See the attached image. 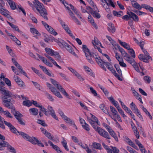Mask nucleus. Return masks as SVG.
I'll return each instance as SVG.
<instances>
[{
    "instance_id": "nucleus-1",
    "label": "nucleus",
    "mask_w": 153,
    "mask_h": 153,
    "mask_svg": "<svg viewBox=\"0 0 153 153\" xmlns=\"http://www.w3.org/2000/svg\"><path fill=\"white\" fill-rule=\"evenodd\" d=\"M17 132L18 133L19 135H21L25 139L30 142L32 144L34 145L37 144L39 146L44 147V145L41 141L38 140L36 137H31L27 134L22 131L19 132L17 131Z\"/></svg>"
},
{
    "instance_id": "nucleus-2",
    "label": "nucleus",
    "mask_w": 153,
    "mask_h": 153,
    "mask_svg": "<svg viewBox=\"0 0 153 153\" xmlns=\"http://www.w3.org/2000/svg\"><path fill=\"white\" fill-rule=\"evenodd\" d=\"M17 132L18 133L19 135H21L25 139L30 142L32 144L34 145L37 144L39 146L44 147V145L41 141L38 140L36 137H31L27 134L22 131L19 132L17 131Z\"/></svg>"
},
{
    "instance_id": "nucleus-3",
    "label": "nucleus",
    "mask_w": 153,
    "mask_h": 153,
    "mask_svg": "<svg viewBox=\"0 0 153 153\" xmlns=\"http://www.w3.org/2000/svg\"><path fill=\"white\" fill-rule=\"evenodd\" d=\"M35 1L34 6L36 10L45 19L48 20V19L47 16L48 13L46 9L44 8L43 4L37 0H35Z\"/></svg>"
},
{
    "instance_id": "nucleus-4",
    "label": "nucleus",
    "mask_w": 153,
    "mask_h": 153,
    "mask_svg": "<svg viewBox=\"0 0 153 153\" xmlns=\"http://www.w3.org/2000/svg\"><path fill=\"white\" fill-rule=\"evenodd\" d=\"M3 105L8 109H11V113L14 115L16 119L21 117L22 115L19 111L16 110L13 104L11 102V100H5L3 101Z\"/></svg>"
},
{
    "instance_id": "nucleus-5",
    "label": "nucleus",
    "mask_w": 153,
    "mask_h": 153,
    "mask_svg": "<svg viewBox=\"0 0 153 153\" xmlns=\"http://www.w3.org/2000/svg\"><path fill=\"white\" fill-rule=\"evenodd\" d=\"M82 51L84 52L85 56L88 61L91 64H93L94 62L92 58H94L95 59V54H94V53L92 54L91 52H90L89 49L85 45H82Z\"/></svg>"
},
{
    "instance_id": "nucleus-6",
    "label": "nucleus",
    "mask_w": 153,
    "mask_h": 153,
    "mask_svg": "<svg viewBox=\"0 0 153 153\" xmlns=\"http://www.w3.org/2000/svg\"><path fill=\"white\" fill-rule=\"evenodd\" d=\"M4 87L0 85V91L1 92L2 94L4 95L3 99L2 100V103L3 104V101L5 100H9L12 99V97H15L14 94H13L11 92L5 90Z\"/></svg>"
},
{
    "instance_id": "nucleus-7",
    "label": "nucleus",
    "mask_w": 153,
    "mask_h": 153,
    "mask_svg": "<svg viewBox=\"0 0 153 153\" xmlns=\"http://www.w3.org/2000/svg\"><path fill=\"white\" fill-rule=\"evenodd\" d=\"M95 60L97 62L98 65L102 68L104 71H107L106 69L104 66V65H106L107 68L109 69V68H110L111 66H112L110 63L108 62H105L103 59H101L100 57L95 55Z\"/></svg>"
},
{
    "instance_id": "nucleus-8",
    "label": "nucleus",
    "mask_w": 153,
    "mask_h": 153,
    "mask_svg": "<svg viewBox=\"0 0 153 153\" xmlns=\"http://www.w3.org/2000/svg\"><path fill=\"white\" fill-rule=\"evenodd\" d=\"M51 82L53 85L61 93L67 98L70 99L69 95L66 92L65 90L62 88L61 85L56 80L52 79H50Z\"/></svg>"
},
{
    "instance_id": "nucleus-9",
    "label": "nucleus",
    "mask_w": 153,
    "mask_h": 153,
    "mask_svg": "<svg viewBox=\"0 0 153 153\" xmlns=\"http://www.w3.org/2000/svg\"><path fill=\"white\" fill-rule=\"evenodd\" d=\"M47 85L50 90L56 96L60 98H63L61 94L57 90L55 87H53L51 84L48 82L47 83Z\"/></svg>"
},
{
    "instance_id": "nucleus-10",
    "label": "nucleus",
    "mask_w": 153,
    "mask_h": 153,
    "mask_svg": "<svg viewBox=\"0 0 153 153\" xmlns=\"http://www.w3.org/2000/svg\"><path fill=\"white\" fill-rule=\"evenodd\" d=\"M45 50L46 52L50 55L54 56V57L57 59H60L61 57L58 52H55L52 49L48 48H45Z\"/></svg>"
},
{
    "instance_id": "nucleus-11",
    "label": "nucleus",
    "mask_w": 153,
    "mask_h": 153,
    "mask_svg": "<svg viewBox=\"0 0 153 153\" xmlns=\"http://www.w3.org/2000/svg\"><path fill=\"white\" fill-rule=\"evenodd\" d=\"M87 9L88 10L89 13L91 14L92 16L95 18L96 19H100L101 17L100 14L97 11L99 12L98 9L95 10L94 8H92L89 6L87 7Z\"/></svg>"
},
{
    "instance_id": "nucleus-12",
    "label": "nucleus",
    "mask_w": 153,
    "mask_h": 153,
    "mask_svg": "<svg viewBox=\"0 0 153 153\" xmlns=\"http://www.w3.org/2000/svg\"><path fill=\"white\" fill-rule=\"evenodd\" d=\"M62 45L65 47L67 50L71 54L74 55L76 57L78 58V56L74 52L73 48L72 47L69 45L68 43L65 42L64 41H62Z\"/></svg>"
},
{
    "instance_id": "nucleus-13",
    "label": "nucleus",
    "mask_w": 153,
    "mask_h": 153,
    "mask_svg": "<svg viewBox=\"0 0 153 153\" xmlns=\"http://www.w3.org/2000/svg\"><path fill=\"white\" fill-rule=\"evenodd\" d=\"M117 48L121 53L124 59L127 62L132 58L125 51V50L119 45H117Z\"/></svg>"
},
{
    "instance_id": "nucleus-14",
    "label": "nucleus",
    "mask_w": 153,
    "mask_h": 153,
    "mask_svg": "<svg viewBox=\"0 0 153 153\" xmlns=\"http://www.w3.org/2000/svg\"><path fill=\"white\" fill-rule=\"evenodd\" d=\"M97 131L100 135L103 137L108 139H111V137L108 132L101 128H98Z\"/></svg>"
},
{
    "instance_id": "nucleus-15",
    "label": "nucleus",
    "mask_w": 153,
    "mask_h": 153,
    "mask_svg": "<svg viewBox=\"0 0 153 153\" xmlns=\"http://www.w3.org/2000/svg\"><path fill=\"white\" fill-rule=\"evenodd\" d=\"M0 13L9 19H13L10 15V13L5 9L4 7H0Z\"/></svg>"
},
{
    "instance_id": "nucleus-16",
    "label": "nucleus",
    "mask_w": 153,
    "mask_h": 153,
    "mask_svg": "<svg viewBox=\"0 0 153 153\" xmlns=\"http://www.w3.org/2000/svg\"><path fill=\"white\" fill-rule=\"evenodd\" d=\"M13 78L19 87H25V85L24 82L21 79L19 78V76H16L15 75H14L13 76Z\"/></svg>"
},
{
    "instance_id": "nucleus-17",
    "label": "nucleus",
    "mask_w": 153,
    "mask_h": 153,
    "mask_svg": "<svg viewBox=\"0 0 153 153\" xmlns=\"http://www.w3.org/2000/svg\"><path fill=\"white\" fill-rule=\"evenodd\" d=\"M131 1V4L132 7L135 9L138 10H140L142 8H143L145 4H141L140 5L136 1L134 0H130Z\"/></svg>"
},
{
    "instance_id": "nucleus-18",
    "label": "nucleus",
    "mask_w": 153,
    "mask_h": 153,
    "mask_svg": "<svg viewBox=\"0 0 153 153\" xmlns=\"http://www.w3.org/2000/svg\"><path fill=\"white\" fill-rule=\"evenodd\" d=\"M127 62L133 66L136 71L137 72H139V68L138 67L137 64L135 62V61L133 58H131Z\"/></svg>"
},
{
    "instance_id": "nucleus-19",
    "label": "nucleus",
    "mask_w": 153,
    "mask_h": 153,
    "mask_svg": "<svg viewBox=\"0 0 153 153\" xmlns=\"http://www.w3.org/2000/svg\"><path fill=\"white\" fill-rule=\"evenodd\" d=\"M4 123L6 125L9 127L10 131L12 132L17 134V133L16 132V131H17L16 129L10 123L4 120Z\"/></svg>"
},
{
    "instance_id": "nucleus-20",
    "label": "nucleus",
    "mask_w": 153,
    "mask_h": 153,
    "mask_svg": "<svg viewBox=\"0 0 153 153\" xmlns=\"http://www.w3.org/2000/svg\"><path fill=\"white\" fill-rule=\"evenodd\" d=\"M48 143L50 144V146H51L52 148L56 151L58 153H62V151L61 150L59 147L56 145H54L51 141L48 140Z\"/></svg>"
},
{
    "instance_id": "nucleus-21",
    "label": "nucleus",
    "mask_w": 153,
    "mask_h": 153,
    "mask_svg": "<svg viewBox=\"0 0 153 153\" xmlns=\"http://www.w3.org/2000/svg\"><path fill=\"white\" fill-rule=\"evenodd\" d=\"M127 13L130 17L135 22H138L139 20L138 17L134 13L132 12H127Z\"/></svg>"
},
{
    "instance_id": "nucleus-22",
    "label": "nucleus",
    "mask_w": 153,
    "mask_h": 153,
    "mask_svg": "<svg viewBox=\"0 0 153 153\" xmlns=\"http://www.w3.org/2000/svg\"><path fill=\"white\" fill-rule=\"evenodd\" d=\"M48 109L50 112V114L52 117L56 120H58V118L56 115L54 111L53 108L52 107L49 105L48 107Z\"/></svg>"
},
{
    "instance_id": "nucleus-23",
    "label": "nucleus",
    "mask_w": 153,
    "mask_h": 153,
    "mask_svg": "<svg viewBox=\"0 0 153 153\" xmlns=\"http://www.w3.org/2000/svg\"><path fill=\"white\" fill-rule=\"evenodd\" d=\"M107 29L110 33H114L116 30L114 24L111 23H110L108 24Z\"/></svg>"
},
{
    "instance_id": "nucleus-24",
    "label": "nucleus",
    "mask_w": 153,
    "mask_h": 153,
    "mask_svg": "<svg viewBox=\"0 0 153 153\" xmlns=\"http://www.w3.org/2000/svg\"><path fill=\"white\" fill-rule=\"evenodd\" d=\"M109 70L120 81H122L123 80L120 77L119 75L116 73L115 70L113 68V67L111 66L110 68H109Z\"/></svg>"
},
{
    "instance_id": "nucleus-25",
    "label": "nucleus",
    "mask_w": 153,
    "mask_h": 153,
    "mask_svg": "<svg viewBox=\"0 0 153 153\" xmlns=\"http://www.w3.org/2000/svg\"><path fill=\"white\" fill-rule=\"evenodd\" d=\"M45 56H46L47 58H48L50 61H51L52 63L57 67L59 69H61V67L58 65L56 62L54 60V59H53L48 54H45Z\"/></svg>"
},
{
    "instance_id": "nucleus-26",
    "label": "nucleus",
    "mask_w": 153,
    "mask_h": 153,
    "mask_svg": "<svg viewBox=\"0 0 153 153\" xmlns=\"http://www.w3.org/2000/svg\"><path fill=\"white\" fill-rule=\"evenodd\" d=\"M45 135L49 139L53 141L54 142H55L56 143L59 142V140L58 139H55L53 137H52L51 136V134L49 132H48L47 131L46 133L45 134Z\"/></svg>"
},
{
    "instance_id": "nucleus-27",
    "label": "nucleus",
    "mask_w": 153,
    "mask_h": 153,
    "mask_svg": "<svg viewBox=\"0 0 153 153\" xmlns=\"http://www.w3.org/2000/svg\"><path fill=\"white\" fill-rule=\"evenodd\" d=\"M46 29L50 33L54 36H56L57 34V33L50 26H48V27H47Z\"/></svg>"
},
{
    "instance_id": "nucleus-28",
    "label": "nucleus",
    "mask_w": 153,
    "mask_h": 153,
    "mask_svg": "<svg viewBox=\"0 0 153 153\" xmlns=\"http://www.w3.org/2000/svg\"><path fill=\"white\" fill-rule=\"evenodd\" d=\"M88 21L96 29H97L98 27L97 25L94 22V19L92 18L91 16L90 15L88 17Z\"/></svg>"
},
{
    "instance_id": "nucleus-29",
    "label": "nucleus",
    "mask_w": 153,
    "mask_h": 153,
    "mask_svg": "<svg viewBox=\"0 0 153 153\" xmlns=\"http://www.w3.org/2000/svg\"><path fill=\"white\" fill-rule=\"evenodd\" d=\"M30 113L33 115L36 116L38 113L39 111L38 109L35 108H30L29 110Z\"/></svg>"
},
{
    "instance_id": "nucleus-30",
    "label": "nucleus",
    "mask_w": 153,
    "mask_h": 153,
    "mask_svg": "<svg viewBox=\"0 0 153 153\" xmlns=\"http://www.w3.org/2000/svg\"><path fill=\"white\" fill-rule=\"evenodd\" d=\"M108 99L117 108V107H118V106H120L118 102L114 100L112 96L108 98Z\"/></svg>"
},
{
    "instance_id": "nucleus-31",
    "label": "nucleus",
    "mask_w": 153,
    "mask_h": 153,
    "mask_svg": "<svg viewBox=\"0 0 153 153\" xmlns=\"http://www.w3.org/2000/svg\"><path fill=\"white\" fill-rule=\"evenodd\" d=\"M8 144V143L6 141L0 140V150H3L2 148L7 147Z\"/></svg>"
},
{
    "instance_id": "nucleus-32",
    "label": "nucleus",
    "mask_w": 153,
    "mask_h": 153,
    "mask_svg": "<svg viewBox=\"0 0 153 153\" xmlns=\"http://www.w3.org/2000/svg\"><path fill=\"white\" fill-rule=\"evenodd\" d=\"M118 41L120 45L123 46L124 48L127 50L129 49L130 46L129 45L125 42H122L120 40H118Z\"/></svg>"
},
{
    "instance_id": "nucleus-33",
    "label": "nucleus",
    "mask_w": 153,
    "mask_h": 153,
    "mask_svg": "<svg viewBox=\"0 0 153 153\" xmlns=\"http://www.w3.org/2000/svg\"><path fill=\"white\" fill-rule=\"evenodd\" d=\"M130 107L133 112L134 113H136V111L138 110L137 107L133 102H132L130 104Z\"/></svg>"
},
{
    "instance_id": "nucleus-34",
    "label": "nucleus",
    "mask_w": 153,
    "mask_h": 153,
    "mask_svg": "<svg viewBox=\"0 0 153 153\" xmlns=\"http://www.w3.org/2000/svg\"><path fill=\"white\" fill-rule=\"evenodd\" d=\"M92 146L95 149L99 150H101L102 149L101 145L100 143L94 142L93 143Z\"/></svg>"
},
{
    "instance_id": "nucleus-35",
    "label": "nucleus",
    "mask_w": 153,
    "mask_h": 153,
    "mask_svg": "<svg viewBox=\"0 0 153 153\" xmlns=\"http://www.w3.org/2000/svg\"><path fill=\"white\" fill-rule=\"evenodd\" d=\"M40 68L42 70V71L47 75L50 76H52V75L46 69V68L44 66L42 65H39Z\"/></svg>"
},
{
    "instance_id": "nucleus-36",
    "label": "nucleus",
    "mask_w": 153,
    "mask_h": 153,
    "mask_svg": "<svg viewBox=\"0 0 153 153\" xmlns=\"http://www.w3.org/2000/svg\"><path fill=\"white\" fill-rule=\"evenodd\" d=\"M7 1L12 9L15 10L16 8V7L15 3L12 0H8Z\"/></svg>"
},
{
    "instance_id": "nucleus-37",
    "label": "nucleus",
    "mask_w": 153,
    "mask_h": 153,
    "mask_svg": "<svg viewBox=\"0 0 153 153\" xmlns=\"http://www.w3.org/2000/svg\"><path fill=\"white\" fill-rule=\"evenodd\" d=\"M30 30L31 32L33 35L36 34L38 36L41 35V34L36 29L34 28H30Z\"/></svg>"
},
{
    "instance_id": "nucleus-38",
    "label": "nucleus",
    "mask_w": 153,
    "mask_h": 153,
    "mask_svg": "<svg viewBox=\"0 0 153 153\" xmlns=\"http://www.w3.org/2000/svg\"><path fill=\"white\" fill-rule=\"evenodd\" d=\"M45 94L47 98L51 101L53 102L54 101V99L53 98L51 94L46 91L45 92Z\"/></svg>"
},
{
    "instance_id": "nucleus-39",
    "label": "nucleus",
    "mask_w": 153,
    "mask_h": 153,
    "mask_svg": "<svg viewBox=\"0 0 153 153\" xmlns=\"http://www.w3.org/2000/svg\"><path fill=\"white\" fill-rule=\"evenodd\" d=\"M114 66L117 72L118 73L119 76L120 75H122V71L120 68L119 65L117 64H114Z\"/></svg>"
},
{
    "instance_id": "nucleus-40",
    "label": "nucleus",
    "mask_w": 153,
    "mask_h": 153,
    "mask_svg": "<svg viewBox=\"0 0 153 153\" xmlns=\"http://www.w3.org/2000/svg\"><path fill=\"white\" fill-rule=\"evenodd\" d=\"M2 112H3L4 115H5L7 118H9L12 119L13 117V116L7 110H6L4 111V110H3V111H2Z\"/></svg>"
},
{
    "instance_id": "nucleus-41",
    "label": "nucleus",
    "mask_w": 153,
    "mask_h": 153,
    "mask_svg": "<svg viewBox=\"0 0 153 153\" xmlns=\"http://www.w3.org/2000/svg\"><path fill=\"white\" fill-rule=\"evenodd\" d=\"M81 147L83 149H85L88 153H91L92 151L91 150L89 149L88 146L86 144H83Z\"/></svg>"
},
{
    "instance_id": "nucleus-42",
    "label": "nucleus",
    "mask_w": 153,
    "mask_h": 153,
    "mask_svg": "<svg viewBox=\"0 0 153 153\" xmlns=\"http://www.w3.org/2000/svg\"><path fill=\"white\" fill-rule=\"evenodd\" d=\"M151 59L152 60V58L149 55H144L143 61L146 63H148L149 62V60Z\"/></svg>"
},
{
    "instance_id": "nucleus-43",
    "label": "nucleus",
    "mask_w": 153,
    "mask_h": 153,
    "mask_svg": "<svg viewBox=\"0 0 153 153\" xmlns=\"http://www.w3.org/2000/svg\"><path fill=\"white\" fill-rule=\"evenodd\" d=\"M7 23L14 30L17 31H19V29L18 27L16 25H14L11 23L10 22L8 21H7Z\"/></svg>"
},
{
    "instance_id": "nucleus-44",
    "label": "nucleus",
    "mask_w": 153,
    "mask_h": 153,
    "mask_svg": "<svg viewBox=\"0 0 153 153\" xmlns=\"http://www.w3.org/2000/svg\"><path fill=\"white\" fill-rule=\"evenodd\" d=\"M7 150L10 152H16V150L15 149L11 146V145H9L8 143V146H7Z\"/></svg>"
},
{
    "instance_id": "nucleus-45",
    "label": "nucleus",
    "mask_w": 153,
    "mask_h": 153,
    "mask_svg": "<svg viewBox=\"0 0 153 153\" xmlns=\"http://www.w3.org/2000/svg\"><path fill=\"white\" fill-rule=\"evenodd\" d=\"M90 5L92 6V7L94 8V9L96 10H98V8L97 7L96 5L94 4V2L92 1V0H87Z\"/></svg>"
},
{
    "instance_id": "nucleus-46",
    "label": "nucleus",
    "mask_w": 153,
    "mask_h": 153,
    "mask_svg": "<svg viewBox=\"0 0 153 153\" xmlns=\"http://www.w3.org/2000/svg\"><path fill=\"white\" fill-rule=\"evenodd\" d=\"M105 2L107 4V5H111L113 7H114L115 6L111 0H104Z\"/></svg>"
},
{
    "instance_id": "nucleus-47",
    "label": "nucleus",
    "mask_w": 153,
    "mask_h": 153,
    "mask_svg": "<svg viewBox=\"0 0 153 153\" xmlns=\"http://www.w3.org/2000/svg\"><path fill=\"white\" fill-rule=\"evenodd\" d=\"M143 8L147 10H149L151 13H153V7H150L149 5L145 4Z\"/></svg>"
},
{
    "instance_id": "nucleus-48",
    "label": "nucleus",
    "mask_w": 153,
    "mask_h": 153,
    "mask_svg": "<svg viewBox=\"0 0 153 153\" xmlns=\"http://www.w3.org/2000/svg\"><path fill=\"white\" fill-rule=\"evenodd\" d=\"M22 104L23 105L28 107H29L32 105V102L29 100L23 101Z\"/></svg>"
},
{
    "instance_id": "nucleus-49",
    "label": "nucleus",
    "mask_w": 153,
    "mask_h": 153,
    "mask_svg": "<svg viewBox=\"0 0 153 153\" xmlns=\"http://www.w3.org/2000/svg\"><path fill=\"white\" fill-rule=\"evenodd\" d=\"M113 13L115 16L119 17H120L123 15V12L122 11L117 12L115 11L114 10L113 11Z\"/></svg>"
},
{
    "instance_id": "nucleus-50",
    "label": "nucleus",
    "mask_w": 153,
    "mask_h": 153,
    "mask_svg": "<svg viewBox=\"0 0 153 153\" xmlns=\"http://www.w3.org/2000/svg\"><path fill=\"white\" fill-rule=\"evenodd\" d=\"M128 53L131 55V57L133 58L135 57V54L134 50L132 48H130L128 49Z\"/></svg>"
},
{
    "instance_id": "nucleus-51",
    "label": "nucleus",
    "mask_w": 153,
    "mask_h": 153,
    "mask_svg": "<svg viewBox=\"0 0 153 153\" xmlns=\"http://www.w3.org/2000/svg\"><path fill=\"white\" fill-rule=\"evenodd\" d=\"M37 123L42 125L43 126H47V125L45 123V121L44 120H41L38 119L37 120Z\"/></svg>"
},
{
    "instance_id": "nucleus-52",
    "label": "nucleus",
    "mask_w": 153,
    "mask_h": 153,
    "mask_svg": "<svg viewBox=\"0 0 153 153\" xmlns=\"http://www.w3.org/2000/svg\"><path fill=\"white\" fill-rule=\"evenodd\" d=\"M6 48L7 50L8 53L10 54L12 56H14L15 55V54L14 53H13L12 50L11 49L9 46H8V45H6Z\"/></svg>"
},
{
    "instance_id": "nucleus-53",
    "label": "nucleus",
    "mask_w": 153,
    "mask_h": 153,
    "mask_svg": "<svg viewBox=\"0 0 153 153\" xmlns=\"http://www.w3.org/2000/svg\"><path fill=\"white\" fill-rule=\"evenodd\" d=\"M143 79L145 82L147 83H149L151 80V77L148 76H144L143 77Z\"/></svg>"
},
{
    "instance_id": "nucleus-54",
    "label": "nucleus",
    "mask_w": 153,
    "mask_h": 153,
    "mask_svg": "<svg viewBox=\"0 0 153 153\" xmlns=\"http://www.w3.org/2000/svg\"><path fill=\"white\" fill-rule=\"evenodd\" d=\"M65 118L64 119L66 122L67 123L71 125L73 123L74 121L72 120L70 118L66 117H65Z\"/></svg>"
},
{
    "instance_id": "nucleus-55",
    "label": "nucleus",
    "mask_w": 153,
    "mask_h": 153,
    "mask_svg": "<svg viewBox=\"0 0 153 153\" xmlns=\"http://www.w3.org/2000/svg\"><path fill=\"white\" fill-rule=\"evenodd\" d=\"M40 108V110L42 112H44V114L46 115V116H48V114L47 111V110L44 107H42V105H40V106L39 107Z\"/></svg>"
},
{
    "instance_id": "nucleus-56",
    "label": "nucleus",
    "mask_w": 153,
    "mask_h": 153,
    "mask_svg": "<svg viewBox=\"0 0 153 153\" xmlns=\"http://www.w3.org/2000/svg\"><path fill=\"white\" fill-rule=\"evenodd\" d=\"M65 31L73 39H75V36L73 35L71 31L69 28V27L65 29Z\"/></svg>"
},
{
    "instance_id": "nucleus-57",
    "label": "nucleus",
    "mask_w": 153,
    "mask_h": 153,
    "mask_svg": "<svg viewBox=\"0 0 153 153\" xmlns=\"http://www.w3.org/2000/svg\"><path fill=\"white\" fill-rule=\"evenodd\" d=\"M106 38L111 43L112 45H116L115 44V43H116L114 41L110 36L107 35L106 36Z\"/></svg>"
},
{
    "instance_id": "nucleus-58",
    "label": "nucleus",
    "mask_w": 153,
    "mask_h": 153,
    "mask_svg": "<svg viewBox=\"0 0 153 153\" xmlns=\"http://www.w3.org/2000/svg\"><path fill=\"white\" fill-rule=\"evenodd\" d=\"M110 108L111 110V111L113 113V114L115 116H116L117 115V112L116 111V109H115L113 107L111 106H110Z\"/></svg>"
},
{
    "instance_id": "nucleus-59",
    "label": "nucleus",
    "mask_w": 153,
    "mask_h": 153,
    "mask_svg": "<svg viewBox=\"0 0 153 153\" xmlns=\"http://www.w3.org/2000/svg\"><path fill=\"white\" fill-rule=\"evenodd\" d=\"M4 80L6 84L9 87L11 86V81L7 78H5L4 79Z\"/></svg>"
},
{
    "instance_id": "nucleus-60",
    "label": "nucleus",
    "mask_w": 153,
    "mask_h": 153,
    "mask_svg": "<svg viewBox=\"0 0 153 153\" xmlns=\"http://www.w3.org/2000/svg\"><path fill=\"white\" fill-rule=\"evenodd\" d=\"M4 119L0 115V127L3 129H5V126L3 123Z\"/></svg>"
},
{
    "instance_id": "nucleus-61",
    "label": "nucleus",
    "mask_w": 153,
    "mask_h": 153,
    "mask_svg": "<svg viewBox=\"0 0 153 153\" xmlns=\"http://www.w3.org/2000/svg\"><path fill=\"white\" fill-rule=\"evenodd\" d=\"M61 143L65 149L67 151H68L69 149H68L67 146V142L65 140H64Z\"/></svg>"
},
{
    "instance_id": "nucleus-62",
    "label": "nucleus",
    "mask_w": 153,
    "mask_h": 153,
    "mask_svg": "<svg viewBox=\"0 0 153 153\" xmlns=\"http://www.w3.org/2000/svg\"><path fill=\"white\" fill-rule=\"evenodd\" d=\"M68 68L75 76L78 73L75 70L71 67H68Z\"/></svg>"
},
{
    "instance_id": "nucleus-63",
    "label": "nucleus",
    "mask_w": 153,
    "mask_h": 153,
    "mask_svg": "<svg viewBox=\"0 0 153 153\" xmlns=\"http://www.w3.org/2000/svg\"><path fill=\"white\" fill-rule=\"evenodd\" d=\"M82 126L83 128L86 131H89L90 130L89 126L87 123H85L84 125H82Z\"/></svg>"
},
{
    "instance_id": "nucleus-64",
    "label": "nucleus",
    "mask_w": 153,
    "mask_h": 153,
    "mask_svg": "<svg viewBox=\"0 0 153 153\" xmlns=\"http://www.w3.org/2000/svg\"><path fill=\"white\" fill-rule=\"evenodd\" d=\"M111 148H112V151L113 153H119V150L116 147L111 146Z\"/></svg>"
}]
</instances>
